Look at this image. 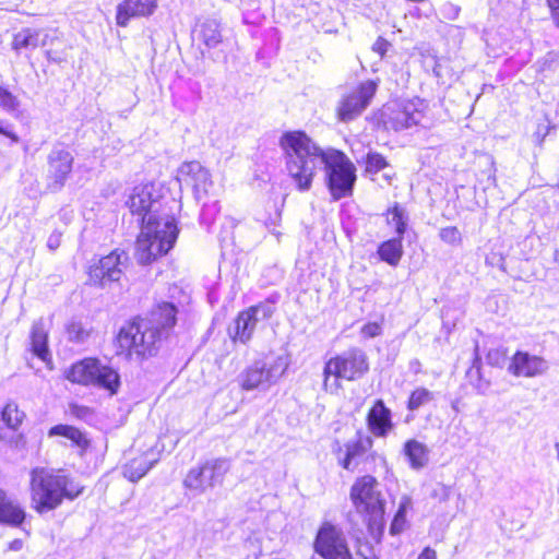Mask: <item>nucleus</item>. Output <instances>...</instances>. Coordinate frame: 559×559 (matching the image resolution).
I'll return each instance as SVG.
<instances>
[{
	"label": "nucleus",
	"mask_w": 559,
	"mask_h": 559,
	"mask_svg": "<svg viewBox=\"0 0 559 559\" xmlns=\"http://www.w3.org/2000/svg\"><path fill=\"white\" fill-rule=\"evenodd\" d=\"M361 333L367 337H374L381 333V326L376 322H370L361 328Z\"/></svg>",
	"instance_id": "obj_42"
},
{
	"label": "nucleus",
	"mask_w": 559,
	"mask_h": 559,
	"mask_svg": "<svg viewBox=\"0 0 559 559\" xmlns=\"http://www.w3.org/2000/svg\"><path fill=\"white\" fill-rule=\"evenodd\" d=\"M388 165L385 158L379 153H368L366 156V171L377 174Z\"/></svg>",
	"instance_id": "obj_37"
},
{
	"label": "nucleus",
	"mask_w": 559,
	"mask_h": 559,
	"mask_svg": "<svg viewBox=\"0 0 559 559\" xmlns=\"http://www.w3.org/2000/svg\"><path fill=\"white\" fill-rule=\"evenodd\" d=\"M440 239L451 246H460L462 243V235L457 227L448 226L439 231Z\"/></svg>",
	"instance_id": "obj_35"
},
{
	"label": "nucleus",
	"mask_w": 559,
	"mask_h": 559,
	"mask_svg": "<svg viewBox=\"0 0 559 559\" xmlns=\"http://www.w3.org/2000/svg\"><path fill=\"white\" fill-rule=\"evenodd\" d=\"M40 31L33 28H24L14 35L12 46L14 49L36 48L46 45V35L40 37Z\"/></svg>",
	"instance_id": "obj_24"
},
{
	"label": "nucleus",
	"mask_w": 559,
	"mask_h": 559,
	"mask_svg": "<svg viewBox=\"0 0 559 559\" xmlns=\"http://www.w3.org/2000/svg\"><path fill=\"white\" fill-rule=\"evenodd\" d=\"M23 547V542L21 539H14L10 543L9 548L14 551L21 550Z\"/></svg>",
	"instance_id": "obj_48"
},
{
	"label": "nucleus",
	"mask_w": 559,
	"mask_h": 559,
	"mask_svg": "<svg viewBox=\"0 0 559 559\" xmlns=\"http://www.w3.org/2000/svg\"><path fill=\"white\" fill-rule=\"evenodd\" d=\"M48 177L51 180L50 186L55 190L61 189L68 180L74 162V157L66 148L55 147L47 157Z\"/></svg>",
	"instance_id": "obj_16"
},
{
	"label": "nucleus",
	"mask_w": 559,
	"mask_h": 559,
	"mask_svg": "<svg viewBox=\"0 0 559 559\" xmlns=\"http://www.w3.org/2000/svg\"><path fill=\"white\" fill-rule=\"evenodd\" d=\"M24 417V412L20 411L17 405L13 402H10L4 406L1 415L3 423L13 430L19 428Z\"/></svg>",
	"instance_id": "obj_31"
},
{
	"label": "nucleus",
	"mask_w": 559,
	"mask_h": 559,
	"mask_svg": "<svg viewBox=\"0 0 559 559\" xmlns=\"http://www.w3.org/2000/svg\"><path fill=\"white\" fill-rule=\"evenodd\" d=\"M372 444L371 437L358 433L356 440L346 443V453L341 461V465L347 471H354L359 463V459L372 448Z\"/></svg>",
	"instance_id": "obj_21"
},
{
	"label": "nucleus",
	"mask_w": 559,
	"mask_h": 559,
	"mask_svg": "<svg viewBox=\"0 0 559 559\" xmlns=\"http://www.w3.org/2000/svg\"><path fill=\"white\" fill-rule=\"evenodd\" d=\"M26 518L22 503L12 495L0 488V523L20 526Z\"/></svg>",
	"instance_id": "obj_20"
},
{
	"label": "nucleus",
	"mask_w": 559,
	"mask_h": 559,
	"mask_svg": "<svg viewBox=\"0 0 559 559\" xmlns=\"http://www.w3.org/2000/svg\"><path fill=\"white\" fill-rule=\"evenodd\" d=\"M507 349L504 347L492 348L488 352L486 359L490 366L502 367L507 359Z\"/></svg>",
	"instance_id": "obj_39"
},
{
	"label": "nucleus",
	"mask_w": 559,
	"mask_h": 559,
	"mask_svg": "<svg viewBox=\"0 0 559 559\" xmlns=\"http://www.w3.org/2000/svg\"><path fill=\"white\" fill-rule=\"evenodd\" d=\"M417 559H437V552L435 549L430 547L424 548V550L418 555Z\"/></svg>",
	"instance_id": "obj_47"
},
{
	"label": "nucleus",
	"mask_w": 559,
	"mask_h": 559,
	"mask_svg": "<svg viewBox=\"0 0 559 559\" xmlns=\"http://www.w3.org/2000/svg\"><path fill=\"white\" fill-rule=\"evenodd\" d=\"M31 502L38 513L57 509L64 499L74 500L84 487L61 471L36 467L31 472Z\"/></svg>",
	"instance_id": "obj_3"
},
{
	"label": "nucleus",
	"mask_w": 559,
	"mask_h": 559,
	"mask_svg": "<svg viewBox=\"0 0 559 559\" xmlns=\"http://www.w3.org/2000/svg\"><path fill=\"white\" fill-rule=\"evenodd\" d=\"M126 204L143 223L136 240L135 258L140 264H150L174 247L178 236L175 218L156 214L159 209V193L153 183L135 186Z\"/></svg>",
	"instance_id": "obj_2"
},
{
	"label": "nucleus",
	"mask_w": 559,
	"mask_h": 559,
	"mask_svg": "<svg viewBox=\"0 0 559 559\" xmlns=\"http://www.w3.org/2000/svg\"><path fill=\"white\" fill-rule=\"evenodd\" d=\"M389 46H390V44H389L388 40H385L382 37H379L376 40V43L373 44L372 49H373V51H376L379 55L383 56L386 52Z\"/></svg>",
	"instance_id": "obj_45"
},
{
	"label": "nucleus",
	"mask_w": 559,
	"mask_h": 559,
	"mask_svg": "<svg viewBox=\"0 0 559 559\" xmlns=\"http://www.w3.org/2000/svg\"><path fill=\"white\" fill-rule=\"evenodd\" d=\"M413 507L412 498L407 495L401 497L399 509L391 523L390 532L393 535L400 534L406 527V513Z\"/></svg>",
	"instance_id": "obj_28"
},
{
	"label": "nucleus",
	"mask_w": 559,
	"mask_h": 559,
	"mask_svg": "<svg viewBox=\"0 0 559 559\" xmlns=\"http://www.w3.org/2000/svg\"><path fill=\"white\" fill-rule=\"evenodd\" d=\"M546 1L551 11H556L559 9V0H546Z\"/></svg>",
	"instance_id": "obj_49"
},
{
	"label": "nucleus",
	"mask_w": 559,
	"mask_h": 559,
	"mask_svg": "<svg viewBox=\"0 0 559 559\" xmlns=\"http://www.w3.org/2000/svg\"><path fill=\"white\" fill-rule=\"evenodd\" d=\"M288 366L289 358L287 355L255 360L238 376L239 385L246 391L267 390L284 376Z\"/></svg>",
	"instance_id": "obj_7"
},
{
	"label": "nucleus",
	"mask_w": 559,
	"mask_h": 559,
	"mask_svg": "<svg viewBox=\"0 0 559 559\" xmlns=\"http://www.w3.org/2000/svg\"><path fill=\"white\" fill-rule=\"evenodd\" d=\"M128 254L124 251L115 250L88 269L90 284L98 287H105L109 283L118 282L127 266Z\"/></svg>",
	"instance_id": "obj_13"
},
{
	"label": "nucleus",
	"mask_w": 559,
	"mask_h": 559,
	"mask_svg": "<svg viewBox=\"0 0 559 559\" xmlns=\"http://www.w3.org/2000/svg\"><path fill=\"white\" fill-rule=\"evenodd\" d=\"M433 400V393L426 388H417L409 396L407 407L411 411L418 409Z\"/></svg>",
	"instance_id": "obj_33"
},
{
	"label": "nucleus",
	"mask_w": 559,
	"mask_h": 559,
	"mask_svg": "<svg viewBox=\"0 0 559 559\" xmlns=\"http://www.w3.org/2000/svg\"><path fill=\"white\" fill-rule=\"evenodd\" d=\"M425 107L419 98L390 103L382 111L384 126L394 131L417 126L424 118Z\"/></svg>",
	"instance_id": "obj_9"
},
{
	"label": "nucleus",
	"mask_w": 559,
	"mask_h": 559,
	"mask_svg": "<svg viewBox=\"0 0 559 559\" xmlns=\"http://www.w3.org/2000/svg\"><path fill=\"white\" fill-rule=\"evenodd\" d=\"M452 493V487L443 483H436L431 486L429 497L440 503L447 502Z\"/></svg>",
	"instance_id": "obj_36"
},
{
	"label": "nucleus",
	"mask_w": 559,
	"mask_h": 559,
	"mask_svg": "<svg viewBox=\"0 0 559 559\" xmlns=\"http://www.w3.org/2000/svg\"><path fill=\"white\" fill-rule=\"evenodd\" d=\"M270 230H271V233H272L273 235H275V236L277 237V239L280 238V236H281V233H280V231H277L275 228L270 229Z\"/></svg>",
	"instance_id": "obj_53"
},
{
	"label": "nucleus",
	"mask_w": 559,
	"mask_h": 559,
	"mask_svg": "<svg viewBox=\"0 0 559 559\" xmlns=\"http://www.w3.org/2000/svg\"><path fill=\"white\" fill-rule=\"evenodd\" d=\"M201 38L207 47H216L222 41V34L218 22L214 20L205 21L201 25Z\"/></svg>",
	"instance_id": "obj_29"
},
{
	"label": "nucleus",
	"mask_w": 559,
	"mask_h": 559,
	"mask_svg": "<svg viewBox=\"0 0 559 559\" xmlns=\"http://www.w3.org/2000/svg\"><path fill=\"white\" fill-rule=\"evenodd\" d=\"M70 414L82 420H91L93 418V411L84 405L71 404Z\"/></svg>",
	"instance_id": "obj_40"
},
{
	"label": "nucleus",
	"mask_w": 559,
	"mask_h": 559,
	"mask_svg": "<svg viewBox=\"0 0 559 559\" xmlns=\"http://www.w3.org/2000/svg\"><path fill=\"white\" fill-rule=\"evenodd\" d=\"M158 0H123L117 5L116 23L126 27L133 17H145L154 13Z\"/></svg>",
	"instance_id": "obj_18"
},
{
	"label": "nucleus",
	"mask_w": 559,
	"mask_h": 559,
	"mask_svg": "<svg viewBox=\"0 0 559 559\" xmlns=\"http://www.w3.org/2000/svg\"><path fill=\"white\" fill-rule=\"evenodd\" d=\"M476 373L478 376V381H477V383L474 384V386L479 394L484 395L488 391L490 383H489V381L481 379L480 373H479V367H476Z\"/></svg>",
	"instance_id": "obj_44"
},
{
	"label": "nucleus",
	"mask_w": 559,
	"mask_h": 559,
	"mask_svg": "<svg viewBox=\"0 0 559 559\" xmlns=\"http://www.w3.org/2000/svg\"><path fill=\"white\" fill-rule=\"evenodd\" d=\"M404 453L414 469L424 467L428 462V450L417 440H408L404 445Z\"/></svg>",
	"instance_id": "obj_26"
},
{
	"label": "nucleus",
	"mask_w": 559,
	"mask_h": 559,
	"mask_svg": "<svg viewBox=\"0 0 559 559\" xmlns=\"http://www.w3.org/2000/svg\"><path fill=\"white\" fill-rule=\"evenodd\" d=\"M176 313L177 309L173 304L163 302L156 307L152 312V318L146 321L156 328L157 332L162 336V330H167L175 325Z\"/></svg>",
	"instance_id": "obj_22"
},
{
	"label": "nucleus",
	"mask_w": 559,
	"mask_h": 559,
	"mask_svg": "<svg viewBox=\"0 0 559 559\" xmlns=\"http://www.w3.org/2000/svg\"><path fill=\"white\" fill-rule=\"evenodd\" d=\"M62 233L59 230H55L50 234L47 239V248L50 251H55L60 247Z\"/></svg>",
	"instance_id": "obj_41"
},
{
	"label": "nucleus",
	"mask_w": 559,
	"mask_h": 559,
	"mask_svg": "<svg viewBox=\"0 0 559 559\" xmlns=\"http://www.w3.org/2000/svg\"><path fill=\"white\" fill-rule=\"evenodd\" d=\"M160 342V335L157 329L150 322L140 320L121 328L117 345L120 353H126L131 357H145L154 354L157 343Z\"/></svg>",
	"instance_id": "obj_8"
},
{
	"label": "nucleus",
	"mask_w": 559,
	"mask_h": 559,
	"mask_svg": "<svg viewBox=\"0 0 559 559\" xmlns=\"http://www.w3.org/2000/svg\"><path fill=\"white\" fill-rule=\"evenodd\" d=\"M548 367L543 357L519 350L512 356L508 371L515 377L533 378L545 373Z\"/></svg>",
	"instance_id": "obj_17"
},
{
	"label": "nucleus",
	"mask_w": 559,
	"mask_h": 559,
	"mask_svg": "<svg viewBox=\"0 0 559 559\" xmlns=\"http://www.w3.org/2000/svg\"><path fill=\"white\" fill-rule=\"evenodd\" d=\"M49 435L62 436L71 440L74 444L85 448L87 445V440L84 435L72 426L67 425H58L50 429Z\"/></svg>",
	"instance_id": "obj_30"
},
{
	"label": "nucleus",
	"mask_w": 559,
	"mask_h": 559,
	"mask_svg": "<svg viewBox=\"0 0 559 559\" xmlns=\"http://www.w3.org/2000/svg\"><path fill=\"white\" fill-rule=\"evenodd\" d=\"M368 370L369 362L366 353L360 348H349L325 362L323 389L331 394H336L342 388L340 380H358Z\"/></svg>",
	"instance_id": "obj_4"
},
{
	"label": "nucleus",
	"mask_w": 559,
	"mask_h": 559,
	"mask_svg": "<svg viewBox=\"0 0 559 559\" xmlns=\"http://www.w3.org/2000/svg\"><path fill=\"white\" fill-rule=\"evenodd\" d=\"M66 377L73 383L106 390L110 395L116 394L120 385L118 372L95 358H85L74 364L67 371Z\"/></svg>",
	"instance_id": "obj_6"
},
{
	"label": "nucleus",
	"mask_w": 559,
	"mask_h": 559,
	"mask_svg": "<svg viewBox=\"0 0 559 559\" xmlns=\"http://www.w3.org/2000/svg\"><path fill=\"white\" fill-rule=\"evenodd\" d=\"M349 497L355 510L365 518L370 528L383 525L386 502L373 476L357 478L352 485Z\"/></svg>",
	"instance_id": "obj_5"
},
{
	"label": "nucleus",
	"mask_w": 559,
	"mask_h": 559,
	"mask_svg": "<svg viewBox=\"0 0 559 559\" xmlns=\"http://www.w3.org/2000/svg\"><path fill=\"white\" fill-rule=\"evenodd\" d=\"M313 547L323 559H352L344 532L328 521L321 524Z\"/></svg>",
	"instance_id": "obj_10"
},
{
	"label": "nucleus",
	"mask_w": 559,
	"mask_h": 559,
	"mask_svg": "<svg viewBox=\"0 0 559 559\" xmlns=\"http://www.w3.org/2000/svg\"><path fill=\"white\" fill-rule=\"evenodd\" d=\"M554 448H555V451H556V457H557V460L559 462V442H556L554 444Z\"/></svg>",
	"instance_id": "obj_51"
},
{
	"label": "nucleus",
	"mask_w": 559,
	"mask_h": 559,
	"mask_svg": "<svg viewBox=\"0 0 559 559\" xmlns=\"http://www.w3.org/2000/svg\"><path fill=\"white\" fill-rule=\"evenodd\" d=\"M380 259L392 266H396L403 255L402 237L382 242L378 248Z\"/></svg>",
	"instance_id": "obj_23"
},
{
	"label": "nucleus",
	"mask_w": 559,
	"mask_h": 559,
	"mask_svg": "<svg viewBox=\"0 0 559 559\" xmlns=\"http://www.w3.org/2000/svg\"><path fill=\"white\" fill-rule=\"evenodd\" d=\"M177 180L181 189H190L198 202L204 201L213 181L210 171L197 160L186 162L177 170Z\"/></svg>",
	"instance_id": "obj_12"
},
{
	"label": "nucleus",
	"mask_w": 559,
	"mask_h": 559,
	"mask_svg": "<svg viewBox=\"0 0 559 559\" xmlns=\"http://www.w3.org/2000/svg\"><path fill=\"white\" fill-rule=\"evenodd\" d=\"M552 20H554L556 26L559 27V11L558 10L552 11Z\"/></svg>",
	"instance_id": "obj_50"
},
{
	"label": "nucleus",
	"mask_w": 559,
	"mask_h": 559,
	"mask_svg": "<svg viewBox=\"0 0 559 559\" xmlns=\"http://www.w3.org/2000/svg\"><path fill=\"white\" fill-rule=\"evenodd\" d=\"M0 134H3L7 138H9L12 141V143H19L20 142V136L15 132H13L9 128V126H7L4 123L3 120H0Z\"/></svg>",
	"instance_id": "obj_43"
},
{
	"label": "nucleus",
	"mask_w": 559,
	"mask_h": 559,
	"mask_svg": "<svg viewBox=\"0 0 559 559\" xmlns=\"http://www.w3.org/2000/svg\"><path fill=\"white\" fill-rule=\"evenodd\" d=\"M31 344L33 353L45 361L49 355V352L47 347V332L45 330L43 320H39L33 324Z\"/></svg>",
	"instance_id": "obj_25"
},
{
	"label": "nucleus",
	"mask_w": 559,
	"mask_h": 559,
	"mask_svg": "<svg viewBox=\"0 0 559 559\" xmlns=\"http://www.w3.org/2000/svg\"><path fill=\"white\" fill-rule=\"evenodd\" d=\"M285 154L286 169L299 191L311 188L317 169L324 166L332 197L342 199L352 192L356 168L345 154L322 150L305 132H286L280 140Z\"/></svg>",
	"instance_id": "obj_1"
},
{
	"label": "nucleus",
	"mask_w": 559,
	"mask_h": 559,
	"mask_svg": "<svg viewBox=\"0 0 559 559\" xmlns=\"http://www.w3.org/2000/svg\"><path fill=\"white\" fill-rule=\"evenodd\" d=\"M154 462H150L146 457H139L130 461L123 467V476L130 481H138L153 467Z\"/></svg>",
	"instance_id": "obj_27"
},
{
	"label": "nucleus",
	"mask_w": 559,
	"mask_h": 559,
	"mask_svg": "<svg viewBox=\"0 0 559 559\" xmlns=\"http://www.w3.org/2000/svg\"><path fill=\"white\" fill-rule=\"evenodd\" d=\"M367 425L370 432L376 437H385L393 428L391 411L382 400H377L368 413Z\"/></svg>",
	"instance_id": "obj_19"
},
{
	"label": "nucleus",
	"mask_w": 559,
	"mask_h": 559,
	"mask_svg": "<svg viewBox=\"0 0 559 559\" xmlns=\"http://www.w3.org/2000/svg\"><path fill=\"white\" fill-rule=\"evenodd\" d=\"M274 312L273 306L269 304H259L240 312L229 328V334L233 341H239L242 344L249 342L255 330L257 323L269 319Z\"/></svg>",
	"instance_id": "obj_14"
},
{
	"label": "nucleus",
	"mask_w": 559,
	"mask_h": 559,
	"mask_svg": "<svg viewBox=\"0 0 559 559\" xmlns=\"http://www.w3.org/2000/svg\"><path fill=\"white\" fill-rule=\"evenodd\" d=\"M388 223L394 226L397 237H403L406 229V218L403 210L397 204L388 210Z\"/></svg>",
	"instance_id": "obj_32"
},
{
	"label": "nucleus",
	"mask_w": 559,
	"mask_h": 559,
	"mask_svg": "<svg viewBox=\"0 0 559 559\" xmlns=\"http://www.w3.org/2000/svg\"><path fill=\"white\" fill-rule=\"evenodd\" d=\"M377 86L374 81L368 80L360 83L355 91L346 95L337 108L340 120L347 122L361 115L374 96Z\"/></svg>",
	"instance_id": "obj_15"
},
{
	"label": "nucleus",
	"mask_w": 559,
	"mask_h": 559,
	"mask_svg": "<svg viewBox=\"0 0 559 559\" xmlns=\"http://www.w3.org/2000/svg\"><path fill=\"white\" fill-rule=\"evenodd\" d=\"M67 334L71 342L82 343L88 337L90 332L81 322H71L67 326Z\"/></svg>",
	"instance_id": "obj_34"
},
{
	"label": "nucleus",
	"mask_w": 559,
	"mask_h": 559,
	"mask_svg": "<svg viewBox=\"0 0 559 559\" xmlns=\"http://www.w3.org/2000/svg\"><path fill=\"white\" fill-rule=\"evenodd\" d=\"M442 12L445 17L453 20L459 15L460 9L452 3H447L442 7Z\"/></svg>",
	"instance_id": "obj_46"
},
{
	"label": "nucleus",
	"mask_w": 559,
	"mask_h": 559,
	"mask_svg": "<svg viewBox=\"0 0 559 559\" xmlns=\"http://www.w3.org/2000/svg\"><path fill=\"white\" fill-rule=\"evenodd\" d=\"M228 468L229 465L225 460L207 461L199 467L191 468L183 480V485L195 495H202L221 485Z\"/></svg>",
	"instance_id": "obj_11"
},
{
	"label": "nucleus",
	"mask_w": 559,
	"mask_h": 559,
	"mask_svg": "<svg viewBox=\"0 0 559 559\" xmlns=\"http://www.w3.org/2000/svg\"><path fill=\"white\" fill-rule=\"evenodd\" d=\"M20 102L17 98L8 90L0 86V107L11 112L19 108Z\"/></svg>",
	"instance_id": "obj_38"
},
{
	"label": "nucleus",
	"mask_w": 559,
	"mask_h": 559,
	"mask_svg": "<svg viewBox=\"0 0 559 559\" xmlns=\"http://www.w3.org/2000/svg\"><path fill=\"white\" fill-rule=\"evenodd\" d=\"M475 354H476V357H475V364L479 361V357H478V345L476 344L475 346Z\"/></svg>",
	"instance_id": "obj_52"
}]
</instances>
